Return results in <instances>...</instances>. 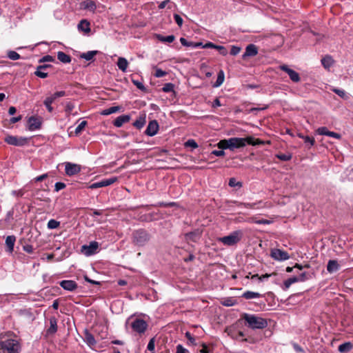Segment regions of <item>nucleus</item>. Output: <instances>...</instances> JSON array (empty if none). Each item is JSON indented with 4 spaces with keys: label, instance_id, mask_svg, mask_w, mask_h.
I'll list each match as a JSON object with an SVG mask.
<instances>
[{
    "label": "nucleus",
    "instance_id": "nucleus-1",
    "mask_svg": "<svg viewBox=\"0 0 353 353\" xmlns=\"http://www.w3.org/2000/svg\"><path fill=\"white\" fill-rule=\"evenodd\" d=\"M241 320H244L245 325L252 330L263 329L268 326L266 319L255 314L243 313L241 316Z\"/></svg>",
    "mask_w": 353,
    "mask_h": 353
},
{
    "label": "nucleus",
    "instance_id": "nucleus-2",
    "mask_svg": "<svg viewBox=\"0 0 353 353\" xmlns=\"http://www.w3.org/2000/svg\"><path fill=\"white\" fill-rule=\"evenodd\" d=\"M230 150H234V149L245 147L246 145H256L262 143L259 139H255L252 137H248L245 138L233 137L229 139Z\"/></svg>",
    "mask_w": 353,
    "mask_h": 353
},
{
    "label": "nucleus",
    "instance_id": "nucleus-3",
    "mask_svg": "<svg viewBox=\"0 0 353 353\" xmlns=\"http://www.w3.org/2000/svg\"><path fill=\"white\" fill-rule=\"evenodd\" d=\"M243 233L238 230L233 231L229 235L220 237L218 241L227 246H232L238 243L242 239Z\"/></svg>",
    "mask_w": 353,
    "mask_h": 353
},
{
    "label": "nucleus",
    "instance_id": "nucleus-4",
    "mask_svg": "<svg viewBox=\"0 0 353 353\" xmlns=\"http://www.w3.org/2000/svg\"><path fill=\"white\" fill-rule=\"evenodd\" d=\"M150 239V234L144 229L134 230L132 236V243L137 246L145 245Z\"/></svg>",
    "mask_w": 353,
    "mask_h": 353
},
{
    "label": "nucleus",
    "instance_id": "nucleus-5",
    "mask_svg": "<svg viewBox=\"0 0 353 353\" xmlns=\"http://www.w3.org/2000/svg\"><path fill=\"white\" fill-rule=\"evenodd\" d=\"M0 347L3 352L6 353H19L20 346L17 340L6 339L0 342Z\"/></svg>",
    "mask_w": 353,
    "mask_h": 353
},
{
    "label": "nucleus",
    "instance_id": "nucleus-6",
    "mask_svg": "<svg viewBox=\"0 0 353 353\" xmlns=\"http://www.w3.org/2000/svg\"><path fill=\"white\" fill-rule=\"evenodd\" d=\"M4 141L9 145L23 146L28 144L29 139L26 137L8 135L5 137Z\"/></svg>",
    "mask_w": 353,
    "mask_h": 353
},
{
    "label": "nucleus",
    "instance_id": "nucleus-7",
    "mask_svg": "<svg viewBox=\"0 0 353 353\" xmlns=\"http://www.w3.org/2000/svg\"><path fill=\"white\" fill-rule=\"evenodd\" d=\"M148 327V323L145 320L139 318H136L131 323L133 331L139 334H144Z\"/></svg>",
    "mask_w": 353,
    "mask_h": 353
},
{
    "label": "nucleus",
    "instance_id": "nucleus-8",
    "mask_svg": "<svg viewBox=\"0 0 353 353\" xmlns=\"http://www.w3.org/2000/svg\"><path fill=\"white\" fill-rule=\"evenodd\" d=\"M118 181V178L117 176H112L108 179H103L100 181L95 182L92 183L88 186L90 189H97L99 188L106 187L113 184L114 183Z\"/></svg>",
    "mask_w": 353,
    "mask_h": 353
},
{
    "label": "nucleus",
    "instance_id": "nucleus-9",
    "mask_svg": "<svg viewBox=\"0 0 353 353\" xmlns=\"http://www.w3.org/2000/svg\"><path fill=\"white\" fill-rule=\"evenodd\" d=\"M203 231L201 229H195L194 230L185 233L184 234V239L185 241L189 243L190 241L196 243L198 242L201 236Z\"/></svg>",
    "mask_w": 353,
    "mask_h": 353
},
{
    "label": "nucleus",
    "instance_id": "nucleus-10",
    "mask_svg": "<svg viewBox=\"0 0 353 353\" xmlns=\"http://www.w3.org/2000/svg\"><path fill=\"white\" fill-rule=\"evenodd\" d=\"M81 170V165L79 164L65 162V172L67 176H74L79 172H80Z\"/></svg>",
    "mask_w": 353,
    "mask_h": 353
},
{
    "label": "nucleus",
    "instance_id": "nucleus-11",
    "mask_svg": "<svg viewBox=\"0 0 353 353\" xmlns=\"http://www.w3.org/2000/svg\"><path fill=\"white\" fill-rule=\"evenodd\" d=\"M99 248V243L97 241H92L88 245L82 246V250L86 256H91L97 252Z\"/></svg>",
    "mask_w": 353,
    "mask_h": 353
},
{
    "label": "nucleus",
    "instance_id": "nucleus-12",
    "mask_svg": "<svg viewBox=\"0 0 353 353\" xmlns=\"http://www.w3.org/2000/svg\"><path fill=\"white\" fill-rule=\"evenodd\" d=\"M159 130V123L156 120H152L149 122L145 134L148 136H154Z\"/></svg>",
    "mask_w": 353,
    "mask_h": 353
},
{
    "label": "nucleus",
    "instance_id": "nucleus-13",
    "mask_svg": "<svg viewBox=\"0 0 353 353\" xmlns=\"http://www.w3.org/2000/svg\"><path fill=\"white\" fill-rule=\"evenodd\" d=\"M308 279L307 274L305 272L298 273L296 275H293L288 277V287L296 282L305 281Z\"/></svg>",
    "mask_w": 353,
    "mask_h": 353
},
{
    "label": "nucleus",
    "instance_id": "nucleus-14",
    "mask_svg": "<svg viewBox=\"0 0 353 353\" xmlns=\"http://www.w3.org/2000/svg\"><path fill=\"white\" fill-rule=\"evenodd\" d=\"M41 121L35 117H30L28 121V128L30 131H33L35 130H38L41 128Z\"/></svg>",
    "mask_w": 353,
    "mask_h": 353
},
{
    "label": "nucleus",
    "instance_id": "nucleus-15",
    "mask_svg": "<svg viewBox=\"0 0 353 353\" xmlns=\"http://www.w3.org/2000/svg\"><path fill=\"white\" fill-rule=\"evenodd\" d=\"M270 256L275 260L285 261L287 259V252L281 250L280 249H272L271 250Z\"/></svg>",
    "mask_w": 353,
    "mask_h": 353
},
{
    "label": "nucleus",
    "instance_id": "nucleus-16",
    "mask_svg": "<svg viewBox=\"0 0 353 353\" xmlns=\"http://www.w3.org/2000/svg\"><path fill=\"white\" fill-rule=\"evenodd\" d=\"M60 286L65 290L72 292L77 288V283L72 280H63L60 282Z\"/></svg>",
    "mask_w": 353,
    "mask_h": 353
},
{
    "label": "nucleus",
    "instance_id": "nucleus-17",
    "mask_svg": "<svg viewBox=\"0 0 353 353\" xmlns=\"http://www.w3.org/2000/svg\"><path fill=\"white\" fill-rule=\"evenodd\" d=\"M130 116L128 114H123L119 116L114 121L113 124L117 128L121 127L124 123L129 122Z\"/></svg>",
    "mask_w": 353,
    "mask_h": 353
},
{
    "label": "nucleus",
    "instance_id": "nucleus-18",
    "mask_svg": "<svg viewBox=\"0 0 353 353\" xmlns=\"http://www.w3.org/2000/svg\"><path fill=\"white\" fill-rule=\"evenodd\" d=\"M81 8L94 12L97 9V5L94 1L85 0L81 3Z\"/></svg>",
    "mask_w": 353,
    "mask_h": 353
},
{
    "label": "nucleus",
    "instance_id": "nucleus-19",
    "mask_svg": "<svg viewBox=\"0 0 353 353\" xmlns=\"http://www.w3.org/2000/svg\"><path fill=\"white\" fill-rule=\"evenodd\" d=\"M50 327L46 330L48 335L54 334L57 332V320L55 317H51L50 319Z\"/></svg>",
    "mask_w": 353,
    "mask_h": 353
},
{
    "label": "nucleus",
    "instance_id": "nucleus-20",
    "mask_svg": "<svg viewBox=\"0 0 353 353\" xmlns=\"http://www.w3.org/2000/svg\"><path fill=\"white\" fill-rule=\"evenodd\" d=\"M257 53V47L254 44H249L245 48V52H244L243 57L245 58L246 57H254L256 55Z\"/></svg>",
    "mask_w": 353,
    "mask_h": 353
},
{
    "label": "nucleus",
    "instance_id": "nucleus-21",
    "mask_svg": "<svg viewBox=\"0 0 353 353\" xmlns=\"http://www.w3.org/2000/svg\"><path fill=\"white\" fill-rule=\"evenodd\" d=\"M50 67H51V65L49 64L40 65L37 66V70L34 72V74L42 79L46 78L48 74L47 72H44L43 70H46Z\"/></svg>",
    "mask_w": 353,
    "mask_h": 353
},
{
    "label": "nucleus",
    "instance_id": "nucleus-22",
    "mask_svg": "<svg viewBox=\"0 0 353 353\" xmlns=\"http://www.w3.org/2000/svg\"><path fill=\"white\" fill-rule=\"evenodd\" d=\"M16 241V237L14 235L8 236L6 239V245L7 252L12 253L14 250V246Z\"/></svg>",
    "mask_w": 353,
    "mask_h": 353
},
{
    "label": "nucleus",
    "instance_id": "nucleus-23",
    "mask_svg": "<svg viewBox=\"0 0 353 353\" xmlns=\"http://www.w3.org/2000/svg\"><path fill=\"white\" fill-rule=\"evenodd\" d=\"M339 270V264L336 260H330L327 265V270L329 273L336 272Z\"/></svg>",
    "mask_w": 353,
    "mask_h": 353
},
{
    "label": "nucleus",
    "instance_id": "nucleus-24",
    "mask_svg": "<svg viewBox=\"0 0 353 353\" xmlns=\"http://www.w3.org/2000/svg\"><path fill=\"white\" fill-rule=\"evenodd\" d=\"M84 341L90 346H92L96 344L94 336L87 330L84 332Z\"/></svg>",
    "mask_w": 353,
    "mask_h": 353
},
{
    "label": "nucleus",
    "instance_id": "nucleus-25",
    "mask_svg": "<svg viewBox=\"0 0 353 353\" xmlns=\"http://www.w3.org/2000/svg\"><path fill=\"white\" fill-rule=\"evenodd\" d=\"M90 22L87 21L86 19H82L79 23L78 24V29L81 31H83L84 32H90Z\"/></svg>",
    "mask_w": 353,
    "mask_h": 353
},
{
    "label": "nucleus",
    "instance_id": "nucleus-26",
    "mask_svg": "<svg viewBox=\"0 0 353 353\" xmlns=\"http://www.w3.org/2000/svg\"><path fill=\"white\" fill-rule=\"evenodd\" d=\"M145 114H143L139 116V118L132 123V125L136 128L140 130L145 125Z\"/></svg>",
    "mask_w": 353,
    "mask_h": 353
},
{
    "label": "nucleus",
    "instance_id": "nucleus-27",
    "mask_svg": "<svg viewBox=\"0 0 353 353\" xmlns=\"http://www.w3.org/2000/svg\"><path fill=\"white\" fill-rule=\"evenodd\" d=\"M117 64L119 70L123 72H126L128 66V61L125 58L119 57Z\"/></svg>",
    "mask_w": 353,
    "mask_h": 353
},
{
    "label": "nucleus",
    "instance_id": "nucleus-28",
    "mask_svg": "<svg viewBox=\"0 0 353 353\" xmlns=\"http://www.w3.org/2000/svg\"><path fill=\"white\" fill-rule=\"evenodd\" d=\"M353 348V344L351 342H345L341 344L338 350L341 353H347L351 351Z\"/></svg>",
    "mask_w": 353,
    "mask_h": 353
},
{
    "label": "nucleus",
    "instance_id": "nucleus-29",
    "mask_svg": "<svg viewBox=\"0 0 353 353\" xmlns=\"http://www.w3.org/2000/svg\"><path fill=\"white\" fill-rule=\"evenodd\" d=\"M99 52L98 50H91L87 52L82 53L80 55V58L84 59L87 61H91L94 59V56L98 54Z\"/></svg>",
    "mask_w": 353,
    "mask_h": 353
},
{
    "label": "nucleus",
    "instance_id": "nucleus-30",
    "mask_svg": "<svg viewBox=\"0 0 353 353\" xmlns=\"http://www.w3.org/2000/svg\"><path fill=\"white\" fill-rule=\"evenodd\" d=\"M57 59L63 63H68L71 61L70 56L61 51L57 52Z\"/></svg>",
    "mask_w": 353,
    "mask_h": 353
},
{
    "label": "nucleus",
    "instance_id": "nucleus-31",
    "mask_svg": "<svg viewBox=\"0 0 353 353\" xmlns=\"http://www.w3.org/2000/svg\"><path fill=\"white\" fill-rule=\"evenodd\" d=\"M288 77L294 83H297L301 80L299 74L290 68H288Z\"/></svg>",
    "mask_w": 353,
    "mask_h": 353
},
{
    "label": "nucleus",
    "instance_id": "nucleus-32",
    "mask_svg": "<svg viewBox=\"0 0 353 353\" xmlns=\"http://www.w3.org/2000/svg\"><path fill=\"white\" fill-rule=\"evenodd\" d=\"M180 42L183 46L192 47L194 48L202 46V43H201V42H199V43L190 42V41H188L186 39H185L183 37H181L180 39Z\"/></svg>",
    "mask_w": 353,
    "mask_h": 353
},
{
    "label": "nucleus",
    "instance_id": "nucleus-33",
    "mask_svg": "<svg viewBox=\"0 0 353 353\" xmlns=\"http://www.w3.org/2000/svg\"><path fill=\"white\" fill-rule=\"evenodd\" d=\"M224 79H225L224 72L222 70H221L218 73L216 81L214 83L213 87L218 88V87L221 86L223 84Z\"/></svg>",
    "mask_w": 353,
    "mask_h": 353
},
{
    "label": "nucleus",
    "instance_id": "nucleus-34",
    "mask_svg": "<svg viewBox=\"0 0 353 353\" xmlns=\"http://www.w3.org/2000/svg\"><path fill=\"white\" fill-rule=\"evenodd\" d=\"M299 136L303 139L304 143L306 145V146L308 148H310L314 145V144L315 143V140L313 137H309V136H303V135H301V134H299Z\"/></svg>",
    "mask_w": 353,
    "mask_h": 353
},
{
    "label": "nucleus",
    "instance_id": "nucleus-35",
    "mask_svg": "<svg viewBox=\"0 0 353 353\" xmlns=\"http://www.w3.org/2000/svg\"><path fill=\"white\" fill-rule=\"evenodd\" d=\"M248 221L250 223H254L256 224H263V225H268V224H270L272 223V221H270L268 219H258L256 217L249 218Z\"/></svg>",
    "mask_w": 353,
    "mask_h": 353
},
{
    "label": "nucleus",
    "instance_id": "nucleus-36",
    "mask_svg": "<svg viewBox=\"0 0 353 353\" xmlns=\"http://www.w3.org/2000/svg\"><path fill=\"white\" fill-rule=\"evenodd\" d=\"M261 296V294H260L259 293L254 292H251V291H246L242 295V297L245 298V299H252L259 298Z\"/></svg>",
    "mask_w": 353,
    "mask_h": 353
},
{
    "label": "nucleus",
    "instance_id": "nucleus-37",
    "mask_svg": "<svg viewBox=\"0 0 353 353\" xmlns=\"http://www.w3.org/2000/svg\"><path fill=\"white\" fill-rule=\"evenodd\" d=\"M321 63L325 68H329L333 64L331 56L327 55L321 59Z\"/></svg>",
    "mask_w": 353,
    "mask_h": 353
},
{
    "label": "nucleus",
    "instance_id": "nucleus-38",
    "mask_svg": "<svg viewBox=\"0 0 353 353\" xmlns=\"http://www.w3.org/2000/svg\"><path fill=\"white\" fill-rule=\"evenodd\" d=\"M121 109L120 106H112L109 108L105 109L101 112L102 115H109L119 111Z\"/></svg>",
    "mask_w": 353,
    "mask_h": 353
},
{
    "label": "nucleus",
    "instance_id": "nucleus-39",
    "mask_svg": "<svg viewBox=\"0 0 353 353\" xmlns=\"http://www.w3.org/2000/svg\"><path fill=\"white\" fill-rule=\"evenodd\" d=\"M157 39L163 42H168V43H172L174 41L175 37L174 35H168L166 37L162 36L161 34H158L157 36Z\"/></svg>",
    "mask_w": 353,
    "mask_h": 353
},
{
    "label": "nucleus",
    "instance_id": "nucleus-40",
    "mask_svg": "<svg viewBox=\"0 0 353 353\" xmlns=\"http://www.w3.org/2000/svg\"><path fill=\"white\" fill-rule=\"evenodd\" d=\"M132 82L133 84L140 90L146 92L147 90L145 87L144 86L143 82L141 81H139L138 79H135L133 77H132Z\"/></svg>",
    "mask_w": 353,
    "mask_h": 353
},
{
    "label": "nucleus",
    "instance_id": "nucleus-41",
    "mask_svg": "<svg viewBox=\"0 0 353 353\" xmlns=\"http://www.w3.org/2000/svg\"><path fill=\"white\" fill-rule=\"evenodd\" d=\"M217 146L219 149L221 150H225V149H230V143H229V139H223L221 140L218 143Z\"/></svg>",
    "mask_w": 353,
    "mask_h": 353
},
{
    "label": "nucleus",
    "instance_id": "nucleus-42",
    "mask_svg": "<svg viewBox=\"0 0 353 353\" xmlns=\"http://www.w3.org/2000/svg\"><path fill=\"white\" fill-rule=\"evenodd\" d=\"M60 222L55 219H50L48 223V228L52 230L59 228Z\"/></svg>",
    "mask_w": 353,
    "mask_h": 353
},
{
    "label": "nucleus",
    "instance_id": "nucleus-43",
    "mask_svg": "<svg viewBox=\"0 0 353 353\" xmlns=\"http://www.w3.org/2000/svg\"><path fill=\"white\" fill-rule=\"evenodd\" d=\"M291 345H292V347H293L294 350L296 353H305V350L303 349V347H301L298 343L292 341V342H291Z\"/></svg>",
    "mask_w": 353,
    "mask_h": 353
},
{
    "label": "nucleus",
    "instance_id": "nucleus-44",
    "mask_svg": "<svg viewBox=\"0 0 353 353\" xmlns=\"http://www.w3.org/2000/svg\"><path fill=\"white\" fill-rule=\"evenodd\" d=\"M8 57L11 60L15 61L19 59L21 56L17 52L10 50L8 52Z\"/></svg>",
    "mask_w": 353,
    "mask_h": 353
},
{
    "label": "nucleus",
    "instance_id": "nucleus-45",
    "mask_svg": "<svg viewBox=\"0 0 353 353\" xmlns=\"http://www.w3.org/2000/svg\"><path fill=\"white\" fill-rule=\"evenodd\" d=\"M174 85L172 83H167L163 85V87L162 88V90L164 92H170L174 90Z\"/></svg>",
    "mask_w": 353,
    "mask_h": 353
},
{
    "label": "nucleus",
    "instance_id": "nucleus-46",
    "mask_svg": "<svg viewBox=\"0 0 353 353\" xmlns=\"http://www.w3.org/2000/svg\"><path fill=\"white\" fill-rule=\"evenodd\" d=\"M332 91L336 93L337 95H339L342 99H347V96L343 90L338 89V88H334L332 89Z\"/></svg>",
    "mask_w": 353,
    "mask_h": 353
},
{
    "label": "nucleus",
    "instance_id": "nucleus-47",
    "mask_svg": "<svg viewBox=\"0 0 353 353\" xmlns=\"http://www.w3.org/2000/svg\"><path fill=\"white\" fill-rule=\"evenodd\" d=\"M185 147H190L193 149L198 148V144L194 139H189L185 143Z\"/></svg>",
    "mask_w": 353,
    "mask_h": 353
},
{
    "label": "nucleus",
    "instance_id": "nucleus-48",
    "mask_svg": "<svg viewBox=\"0 0 353 353\" xmlns=\"http://www.w3.org/2000/svg\"><path fill=\"white\" fill-rule=\"evenodd\" d=\"M228 184L230 187L237 186L241 188L242 186V183L239 181H236V180L234 178H230Z\"/></svg>",
    "mask_w": 353,
    "mask_h": 353
},
{
    "label": "nucleus",
    "instance_id": "nucleus-49",
    "mask_svg": "<svg viewBox=\"0 0 353 353\" xmlns=\"http://www.w3.org/2000/svg\"><path fill=\"white\" fill-rule=\"evenodd\" d=\"M185 336L188 340V344H192L193 345H196L195 339L192 336V334L189 332H186Z\"/></svg>",
    "mask_w": 353,
    "mask_h": 353
},
{
    "label": "nucleus",
    "instance_id": "nucleus-50",
    "mask_svg": "<svg viewBox=\"0 0 353 353\" xmlns=\"http://www.w3.org/2000/svg\"><path fill=\"white\" fill-rule=\"evenodd\" d=\"M316 132L319 134L329 136L330 131L326 127H321L317 129Z\"/></svg>",
    "mask_w": 353,
    "mask_h": 353
},
{
    "label": "nucleus",
    "instance_id": "nucleus-51",
    "mask_svg": "<svg viewBox=\"0 0 353 353\" xmlns=\"http://www.w3.org/2000/svg\"><path fill=\"white\" fill-rule=\"evenodd\" d=\"M87 125V122L85 121H83L82 122H81L78 126L75 129V133L77 134H78L79 133H80L83 129L85 127V125Z\"/></svg>",
    "mask_w": 353,
    "mask_h": 353
},
{
    "label": "nucleus",
    "instance_id": "nucleus-52",
    "mask_svg": "<svg viewBox=\"0 0 353 353\" xmlns=\"http://www.w3.org/2000/svg\"><path fill=\"white\" fill-rule=\"evenodd\" d=\"M202 348L199 350L200 353H210L212 349H210L209 345L207 344L202 343H201Z\"/></svg>",
    "mask_w": 353,
    "mask_h": 353
},
{
    "label": "nucleus",
    "instance_id": "nucleus-53",
    "mask_svg": "<svg viewBox=\"0 0 353 353\" xmlns=\"http://www.w3.org/2000/svg\"><path fill=\"white\" fill-rule=\"evenodd\" d=\"M174 21L176 23V24L179 27H181L183 25V22L182 17L178 14H174Z\"/></svg>",
    "mask_w": 353,
    "mask_h": 353
},
{
    "label": "nucleus",
    "instance_id": "nucleus-54",
    "mask_svg": "<svg viewBox=\"0 0 353 353\" xmlns=\"http://www.w3.org/2000/svg\"><path fill=\"white\" fill-rule=\"evenodd\" d=\"M167 74V72L165 71L162 70L160 68H157L155 71L154 76L157 78H161Z\"/></svg>",
    "mask_w": 353,
    "mask_h": 353
},
{
    "label": "nucleus",
    "instance_id": "nucleus-55",
    "mask_svg": "<svg viewBox=\"0 0 353 353\" xmlns=\"http://www.w3.org/2000/svg\"><path fill=\"white\" fill-rule=\"evenodd\" d=\"M65 184L63 182H57L54 185V191L59 192L65 188Z\"/></svg>",
    "mask_w": 353,
    "mask_h": 353
},
{
    "label": "nucleus",
    "instance_id": "nucleus-56",
    "mask_svg": "<svg viewBox=\"0 0 353 353\" xmlns=\"http://www.w3.org/2000/svg\"><path fill=\"white\" fill-rule=\"evenodd\" d=\"M74 108V105L72 103L69 102L65 105V112L68 114H70Z\"/></svg>",
    "mask_w": 353,
    "mask_h": 353
},
{
    "label": "nucleus",
    "instance_id": "nucleus-57",
    "mask_svg": "<svg viewBox=\"0 0 353 353\" xmlns=\"http://www.w3.org/2000/svg\"><path fill=\"white\" fill-rule=\"evenodd\" d=\"M54 61V59L53 57L50 56V55H46L44 57H43L40 60H39V63H42V62H52Z\"/></svg>",
    "mask_w": 353,
    "mask_h": 353
},
{
    "label": "nucleus",
    "instance_id": "nucleus-58",
    "mask_svg": "<svg viewBox=\"0 0 353 353\" xmlns=\"http://www.w3.org/2000/svg\"><path fill=\"white\" fill-rule=\"evenodd\" d=\"M216 49L218 50L219 53L223 56H225L228 54L227 49L223 46L216 45Z\"/></svg>",
    "mask_w": 353,
    "mask_h": 353
},
{
    "label": "nucleus",
    "instance_id": "nucleus-59",
    "mask_svg": "<svg viewBox=\"0 0 353 353\" xmlns=\"http://www.w3.org/2000/svg\"><path fill=\"white\" fill-rule=\"evenodd\" d=\"M256 203H239L238 204V206H244L248 208L254 209L255 208Z\"/></svg>",
    "mask_w": 353,
    "mask_h": 353
},
{
    "label": "nucleus",
    "instance_id": "nucleus-60",
    "mask_svg": "<svg viewBox=\"0 0 353 353\" xmlns=\"http://www.w3.org/2000/svg\"><path fill=\"white\" fill-rule=\"evenodd\" d=\"M176 353H189V352L182 345L179 344V345H176Z\"/></svg>",
    "mask_w": 353,
    "mask_h": 353
},
{
    "label": "nucleus",
    "instance_id": "nucleus-61",
    "mask_svg": "<svg viewBox=\"0 0 353 353\" xmlns=\"http://www.w3.org/2000/svg\"><path fill=\"white\" fill-rule=\"evenodd\" d=\"M241 51V48L238 47V46H232V48H231V50H230V54L233 56H235L236 54H238Z\"/></svg>",
    "mask_w": 353,
    "mask_h": 353
},
{
    "label": "nucleus",
    "instance_id": "nucleus-62",
    "mask_svg": "<svg viewBox=\"0 0 353 353\" xmlns=\"http://www.w3.org/2000/svg\"><path fill=\"white\" fill-rule=\"evenodd\" d=\"M48 176V174L46 173V174H41L40 176H38L37 177H35L33 181L34 182H40V181H43L44 179H47Z\"/></svg>",
    "mask_w": 353,
    "mask_h": 353
},
{
    "label": "nucleus",
    "instance_id": "nucleus-63",
    "mask_svg": "<svg viewBox=\"0 0 353 353\" xmlns=\"http://www.w3.org/2000/svg\"><path fill=\"white\" fill-rule=\"evenodd\" d=\"M211 154H213L216 157H223L225 155V152L221 149L220 150H214L212 151Z\"/></svg>",
    "mask_w": 353,
    "mask_h": 353
},
{
    "label": "nucleus",
    "instance_id": "nucleus-64",
    "mask_svg": "<svg viewBox=\"0 0 353 353\" xmlns=\"http://www.w3.org/2000/svg\"><path fill=\"white\" fill-rule=\"evenodd\" d=\"M236 301L232 299H228L223 303V305L232 306L235 304Z\"/></svg>",
    "mask_w": 353,
    "mask_h": 353
}]
</instances>
